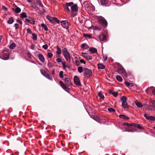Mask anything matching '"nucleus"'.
<instances>
[{
    "instance_id": "f257e3e1",
    "label": "nucleus",
    "mask_w": 155,
    "mask_h": 155,
    "mask_svg": "<svg viewBox=\"0 0 155 155\" xmlns=\"http://www.w3.org/2000/svg\"><path fill=\"white\" fill-rule=\"evenodd\" d=\"M65 10L68 12H77L78 11V8L77 4H74L73 2H67L65 4Z\"/></svg>"
},
{
    "instance_id": "f03ea898",
    "label": "nucleus",
    "mask_w": 155,
    "mask_h": 155,
    "mask_svg": "<svg viewBox=\"0 0 155 155\" xmlns=\"http://www.w3.org/2000/svg\"><path fill=\"white\" fill-rule=\"evenodd\" d=\"M62 53L67 61L68 63L71 62V57L70 54L66 48H64L62 49Z\"/></svg>"
},
{
    "instance_id": "7ed1b4c3",
    "label": "nucleus",
    "mask_w": 155,
    "mask_h": 155,
    "mask_svg": "<svg viewBox=\"0 0 155 155\" xmlns=\"http://www.w3.org/2000/svg\"><path fill=\"white\" fill-rule=\"evenodd\" d=\"M98 22L103 27H107V21L103 17L101 16L98 18Z\"/></svg>"
},
{
    "instance_id": "20e7f679",
    "label": "nucleus",
    "mask_w": 155,
    "mask_h": 155,
    "mask_svg": "<svg viewBox=\"0 0 155 155\" xmlns=\"http://www.w3.org/2000/svg\"><path fill=\"white\" fill-rule=\"evenodd\" d=\"M9 54L8 52L6 50L3 51L0 53V58L6 60L8 59Z\"/></svg>"
},
{
    "instance_id": "39448f33",
    "label": "nucleus",
    "mask_w": 155,
    "mask_h": 155,
    "mask_svg": "<svg viewBox=\"0 0 155 155\" xmlns=\"http://www.w3.org/2000/svg\"><path fill=\"white\" fill-rule=\"evenodd\" d=\"M117 72L119 74H125L126 73V71L122 66L119 63L117 64Z\"/></svg>"
},
{
    "instance_id": "423d86ee",
    "label": "nucleus",
    "mask_w": 155,
    "mask_h": 155,
    "mask_svg": "<svg viewBox=\"0 0 155 155\" xmlns=\"http://www.w3.org/2000/svg\"><path fill=\"white\" fill-rule=\"evenodd\" d=\"M94 117L95 118L94 119H95V120L98 121L97 120H98L100 123L103 124H106V121L105 117H98L96 116L95 117Z\"/></svg>"
},
{
    "instance_id": "0eeeda50",
    "label": "nucleus",
    "mask_w": 155,
    "mask_h": 155,
    "mask_svg": "<svg viewBox=\"0 0 155 155\" xmlns=\"http://www.w3.org/2000/svg\"><path fill=\"white\" fill-rule=\"evenodd\" d=\"M61 26L65 28L68 29L69 27L68 21L67 20H63L61 22Z\"/></svg>"
},
{
    "instance_id": "6e6552de",
    "label": "nucleus",
    "mask_w": 155,
    "mask_h": 155,
    "mask_svg": "<svg viewBox=\"0 0 155 155\" xmlns=\"http://www.w3.org/2000/svg\"><path fill=\"white\" fill-rule=\"evenodd\" d=\"M74 82L76 85L78 86H81V85L80 80L78 77L77 76H74Z\"/></svg>"
},
{
    "instance_id": "1a4fd4ad",
    "label": "nucleus",
    "mask_w": 155,
    "mask_h": 155,
    "mask_svg": "<svg viewBox=\"0 0 155 155\" xmlns=\"http://www.w3.org/2000/svg\"><path fill=\"white\" fill-rule=\"evenodd\" d=\"M106 32L104 34L102 33L99 36V38L101 41H103L105 40L106 38Z\"/></svg>"
},
{
    "instance_id": "9d476101",
    "label": "nucleus",
    "mask_w": 155,
    "mask_h": 155,
    "mask_svg": "<svg viewBox=\"0 0 155 155\" xmlns=\"http://www.w3.org/2000/svg\"><path fill=\"white\" fill-rule=\"evenodd\" d=\"M25 21L28 23L32 25H34L35 24V21L34 19L29 17H28L25 19Z\"/></svg>"
},
{
    "instance_id": "9b49d317",
    "label": "nucleus",
    "mask_w": 155,
    "mask_h": 155,
    "mask_svg": "<svg viewBox=\"0 0 155 155\" xmlns=\"http://www.w3.org/2000/svg\"><path fill=\"white\" fill-rule=\"evenodd\" d=\"M41 74L47 78L51 80H52V77L49 74L45 72H43L41 70Z\"/></svg>"
},
{
    "instance_id": "f8f14e48",
    "label": "nucleus",
    "mask_w": 155,
    "mask_h": 155,
    "mask_svg": "<svg viewBox=\"0 0 155 155\" xmlns=\"http://www.w3.org/2000/svg\"><path fill=\"white\" fill-rule=\"evenodd\" d=\"M84 74L90 76L92 75L91 71L88 68H84Z\"/></svg>"
},
{
    "instance_id": "ddd939ff",
    "label": "nucleus",
    "mask_w": 155,
    "mask_h": 155,
    "mask_svg": "<svg viewBox=\"0 0 155 155\" xmlns=\"http://www.w3.org/2000/svg\"><path fill=\"white\" fill-rule=\"evenodd\" d=\"M144 117L146 119L154 121L155 120V117L154 116H148V115L146 114H144Z\"/></svg>"
},
{
    "instance_id": "4468645a",
    "label": "nucleus",
    "mask_w": 155,
    "mask_h": 155,
    "mask_svg": "<svg viewBox=\"0 0 155 155\" xmlns=\"http://www.w3.org/2000/svg\"><path fill=\"white\" fill-rule=\"evenodd\" d=\"M66 85L68 86H70L71 85V83L70 79L69 78H66L63 79Z\"/></svg>"
},
{
    "instance_id": "2eb2a0df",
    "label": "nucleus",
    "mask_w": 155,
    "mask_h": 155,
    "mask_svg": "<svg viewBox=\"0 0 155 155\" xmlns=\"http://www.w3.org/2000/svg\"><path fill=\"white\" fill-rule=\"evenodd\" d=\"M46 18L51 24L53 25L55 24L56 23L54 21V17L52 18L49 15H47L46 16Z\"/></svg>"
},
{
    "instance_id": "dca6fc26",
    "label": "nucleus",
    "mask_w": 155,
    "mask_h": 155,
    "mask_svg": "<svg viewBox=\"0 0 155 155\" xmlns=\"http://www.w3.org/2000/svg\"><path fill=\"white\" fill-rule=\"evenodd\" d=\"M59 84L61 87L65 91H67V90L68 89V88L65 85L63 82L61 81L59 82Z\"/></svg>"
},
{
    "instance_id": "f3484780",
    "label": "nucleus",
    "mask_w": 155,
    "mask_h": 155,
    "mask_svg": "<svg viewBox=\"0 0 155 155\" xmlns=\"http://www.w3.org/2000/svg\"><path fill=\"white\" fill-rule=\"evenodd\" d=\"M38 57L40 60L42 62H44L45 61V59L43 55L41 54H39L38 55Z\"/></svg>"
},
{
    "instance_id": "a211bd4d",
    "label": "nucleus",
    "mask_w": 155,
    "mask_h": 155,
    "mask_svg": "<svg viewBox=\"0 0 155 155\" xmlns=\"http://www.w3.org/2000/svg\"><path fill=\"white\" fill-rule=\"evenodd\" d=\"M89 51L93 54L96 53L97 52V49L93 47L90 48L89 49Z\"/></svg>"
},
{
    "instance_id": "6ab92c4d",
    "label": "nucleus",
    "mask_w": 155,
    "mask_h": 155,
    "mask_svg": "<svg viewBox=\"0 0 155 155\" xmlns=\"http://www.w3.org/2000/svg\"><path fill=\"white\" fill-rule=\"evenodd\" d=\"M124 124L128 127L133 126L134 127H136L137 126V124L135 123L129 124L128 123H124Z\"/></svg>"
},
{
    "instance_id": "aec40b11",
    "label": "nucleus",
    "mask_w": 155,
    "mask_h": 155,
    "mask_svg": "<svg viewBox=\"0 0 155 155\" xmlns=\"http://www.w3.org/2000/svg\"><path fill=\"white\" fill-rule=\"evenodd\" d=\"M57 50L56 53L58 56H59L61 53V51L60 48L58 46L57 47Z\"/></svg>"
},
{
    "instance_id": "412c9836",
    "label": "nucleus",
    "mask_w": 155,
    "mask_h": 155,
    "mask_svg": "<svg viewBox=\"0 0 155 155\" xmlns=\"http://www.w3.org/2000/svg\"><path fill=\"white\" fill-rule=\"evenodd\" d=\"M135 103L136 105L138 107L141 108L143 106V105L140 102L136 101L135 102Z\"/></svg>"
},
{
    "instance_id": "4be33fe9",
    "label": "nucleus",
    "mask_w": 155,
    "mask_h": 155,
    "mask_svg": "<svg viewBox=\"0 0 155 155\" xmlns=\"http://www.w3.org/2000/svg\"><path fill=\"white\" fill-rule=\"evenodd\" d=\"M109 93L110 94H112L115 97H117L118 94L117 92H113L111 90L109 91Z\"/></svg>"
},
{
    "instance_id": "5701e85b",
    "label": "nucleus",
    "mask_w": 155,
    "mask_h": 155,
    "mask_svg": "<svg viewBox=\"0 0 155 155\" xmlns=\"http://www.w3.org/2000/svg\"><path fill=\"white\" fill-rule=\"evenodd\" d=\"M127 131L128 132H137V130L136 129H135L134 128H130L129 129H126Z\"/></svg>"
},
{
    "instance_id": "b1692460",
    "label": "nucleus",
    "mask_w": 155,
    "mask_h": 155,
    "mask_svg": "<svg viewBox=\"0 0 155 155\" xmlns=\"http://www.w3.org/2000/svg\"><path fill=\"white\" fill-rule=\"evenodd\" d=\"M81 47L83 49H86L88 48V45L86 43H83L81 45Z\"/></svg>"
},
{
    "instance_id": "393cba45",
    "label": "nucleus",
    "mask_w": 155,
    "mask_h": 155,
    "mask_svg": "<svg viewBox=\"0 0 155 155\" xmlns=\"http://www.w3.org/2000/svg\"><path fill=\"white\" fill-rule=\"evenodd\" d=\"M12 10L14 11L16 13H20L21 11V8L18 7H17L15 8V10L14 8H12Z\"/></svg>"
},
{
    "instance_id": "a878e982",
    "label": "nucleus",
    "mask_w": 155,
    "mask_h": 155,
    "mask_svg": "<svg viewBox=\"0 0 155 155\" xmlns=\"http://www.w3.org/2000/svg\"><path fill=\"white\" fill-rule=\"evenodd\" d=\"M125 84L127 87H133L134 85L133 84L131 83H129L128 82L126 81L125 83Z\"/></svg>"
},
{
    "instance_id": "bb28decb",
    "label": "nucleus",
    "mask_w": 155,
    "mask_h": 155,
    "mask_svg": "<svg viewBox=\"0 0 155 155\" xmlns=\"http://www.w3.org/2000/svg\"><path fill=\"white\" fill-rule=\"evenodd\" d=\"M120 118L122 119H123L125 120H129L130 118L127 117L126 116L124 115L121 114L119 116Z\"/></svg>"
},
{
    "instance_id": "cd10ccee",
    "label": "nucleus",
    "mask_w": 155,
    "mask_h": 155,
    "mask_svg": "<svg viewBox=\"0 0 155 155\" xmlns=\"http://www.w3.org/2000/svg\"><path fill=\"white\" fill-rule=\"evenodd\" d=\"M97 68L99 69H102L105 68V66L102 64H97Z\"/></svg>"
},
{
    "instance_id": "c85d7f7f",
    "label": "nucleus",
    "mask_w": 155,
    "mask_h": 155,
    "mask_svg": "<svg viewBox=\"0 0 155 155\" xmlns=\"http://www.w3.org/2000/svg\"><path fill=\"white\" fill-rule=\"evenodd\" d=\"M100 2L102 5L106 6L107 0H101Z\"/></svg>"
},
{
    "instance_id": "c756f323",
    "label": "nucleus",
    "mask_w": 155,
    "mask_h": 155,
    "mask_svg": "<svg viewBox=\"0 0 155 155\" xmlns=\"http://www.w3.org/2000/svg\"><path fill=\"white\" fill-rule=\"evenodd\" d=\"M14 21V20L13 17H10L8 19L7 22L9 24H12Z\"/></svg>"
},
{
    "instance_id": "7c9ffc66",
    "label": "nucleus",
    "mask_w": 155,
    "mask_h": 155,
    "mask_svg": "<svg viewBox=\"0 0 155 155\" xmlns=\"http://www.w3.org/2000/svg\"><path fill=\"white\" fill-rule=\"evenodd\" d=\"M21 18H28L27 16V14L25 12H23L21 13Z\"/></svg>"
},
{
    "instance_id": "2f4dec72",
    "label": "nucleus",
    "mask_w": 155,
    "mask_h": 155,
    "mask_svg": "<svg viewBox=\"0 0 155 155\" xmlns=\"http://www.w3.org/2000/svg\"><path fill=\"white\" fill-rule=\"evenodd\" d=\"M16 46V44L14 43H12L9 46V48L11 49H13Z\"/></svg>"
},
{
    "instance_id": "473e14b6",
    "label": "nucleus",
    "mask_w": 155,
    "mask_h": 155,
    "mask_svg": "<svg viewBox=\"0 0 155 155\" xmlns=\"http://www.w3.org/2000/svg\"><path fill=\"white\" fill-rule=\"evenodd\" d=\"M122 106L124 108H127L128 107V105L126 101H123L122 103Z\"/></svg>"
},
{
    "instance_id": "72a5a7b5",
    "label": "nucleus",
    "mask_w": 155,
    "mask_h": 155,
    "mask_svg": "<svg viewBox=\"0 0 155 155\" xmlns=\"http://www.w3.org/2000/svg\"><path fill=\"white\" fill-rule=\"evenodd\" d=\"M153 87H150L147 88L146 90V92L147 93H148L149 92H151L152 91L153 92Z\"/></svg>"
},
{
    "instance_id": "f704fd0d",
    "label": "nucleus",
    "mask_w": 155,
    "mask_h": 155,
    "mask_svg": "<svg viewBox=\"0 0 155 155\" xmlns=\"http://www.w3.org/2000/svg\"><path fill=\"white\" fill-rule=\"evenodd\" d=\"M116 78L117 80L120 82H121L123 81V79L120 76L117 75Z\"/></svg>"
},
{
    "instance_id": "c9c22d12",
    "label": "nucleus",
    "mask_w": 155,
    "mask_h": 155,
    "mask_svg": "<svg viewBox=\"0 0 155 155\" xmlns=\"http://www.w3.org/2000/svg\"><path fill=\"white\" fill-rule=\"evenodd\" d=\"M78 72L80 73H82L84 70V69H83L82 67L81 66L78 67Z\"/></svg>"
},
{
    "instance_id": "e433bc0d",
    "label": "nucleus",
    "mask_w": 155,
    "mask_h": 155,
    "mask_svg": "<svg viewBox=\"0 0 155 155\" xmlns=\"http://www.w3.org/2000/svg\"><path fill=\"white\" fill-rule=\"evenodd\" d=\"M41 27L44 28V29L45 31H48V28H47V27L46 25H45V24H41Z\"/></svg>"
},
{
    "instance_id": "4c0bfd02",
    "label": "nucleus",
    "mask_w": 155,
    "mask_h": 155,
    "mask_svg": "<svg viewBox=\"0 0 155 155\" xmlns=\"http://www.w3.org/2000/svg\"><path fill=\"white\" fill-rule=\"evenodd\" d=\"M120 100L123 102L126 101L127 100V98L125 96H123L121 97Z\"/></svg>"
},
{
    "instance_id": "58836bf2",
    "label": "nucleus",
    "mask_w": 155,
    "mask_h": 155,
    "mask_svg": "<svg viewBox=\"0 0 155 155\" xmlns=\"http://www.w3.org/2000/svg\"><path fill=\"white\" fill-rule=\"evenodd\" d=\"M83 36L85 38L88 37L89 38H92V36L90 34H84Z\"/></svg>"
},
{
    "instance_id": "ea45409f",
    "label": "nucleus",
    "mask_w": 155,
    "mask_h": 155,
    "mask_svg": "<svg viewBox=\"0 0 155 155\" xmlns=\"http://www.w3.org/2000/svg\"><path fill=\"white\" fill-rule=\"evenodd\" d=\"M150 102L153 104V108H155V100L151 99L150 100Z\"/></svg>"
},
{
    "instance_id": "a19ab883",
    "label": "nucleus",
    "mask_w": 155,
    "mask_h": 155,
    "mask_svg": "<svg viewBox=\"0 0 155 155\" xmlns=\"http://www.w3.org/2000/svg\"><path fill=\"white\" fill-rule=\"evenodd\" d=\"M37 3L38 4V5L40 7H43V5L42 4L40 0H38L37 1Z\"/></svg>"
},
{
    "instance_id": "79ce46f5",
    "label": "nucleus",
    "mask_w": 155,
    "mask_h": 155,
    "mask_svg": "<svg viewBox=\"0 0 155 155\" xmlns=\"http://www.w3.org/2000/svg\"><path fill=\"white\" fill-rule=\"evenodd\" d=\"M32 39L34 40H36L37 39V35L35 33H33L32 34Z\"/></svg>"
},
{
    "instance_id": "37998d69",
    "label": "nucleus",
    "mask_w": 155,
    "mask_h": 155,
    "mask_svg": "<svg viewBox=\"0 0 155 155\" xmlns=\"http://www.w3.org/2000/svg\"><path fill=\"white\" fill-rule=\"evenodd\" d=\"M107 110L110 112H113L115 111V110L112 108H108Z\"/></svg>"
},
{
    "instance_id": "c03bdc74",
    "label": "nucleus",
    "mask_w": 155,
    "mask_h": 155,
    "mask_svg": "<svg viewBox=\"0 0 155 155\" xmlns=\"http://www.w3.org/2000/svg\"><path fill=\"white\" fill-rule=\"evenodd\" d=\"M135 127H137L138 128L141 130H143L144 129L143 127L140 126V125L138 124H137V126Z\"/></svg>"
},
{
    "instance_id": "a18cd8bd",
    "label": "nucleus",
    "mask_w": 155,
    "mask_h": 155,
    "mask_svg": "<svg viewBox=\"0 0 155 155\" xmlns=\"http://www.w3.org/2000/svg\"><path fill=\"white\" fill-rule=\"evenodd\" d=\"M47 55L48 57L49 58H51L53 56V54H52L51 52H49L47 54Z\"/></svg>"
},
{
    "instance_id": "49530a36",
    "label": "nucleus",
    "mask_w": 155,
    "mask_h": 155,
    "mask_svg": "<svg viewBox=\"0 0 155 155\" xmlns=\"http://www.w3.org/2000/svg\"><path fill=\"white\" fill-rule=\"evenodd\" d=\"M89 5H90L88 4L87 3H86L85 5V8L87 10H89V8H90L89 6Z\"/></svg>"
},
{
    "instance_id": "de8ad7c7",
    "label": "nucleus",
    "mask_w": 155,
    "mask_h": 155,
    "mask_svg": "<svg viewBox=\"0 0 155 155\" xmlns=\"http://www.w3.org/2000/svg\"><path fill=\"white\" fill-rule=\"evenodd\" d=\"M59 75L61 78H63V72L62 71H61Z\"/></svg>"
},
{
    "instance_id": "09e8293b",
    "label": "nucleus",
    "mask_w": 155,
    "mask_h": 155,
    "mask_svg": "<svg viewBox=\"0 0 155 155\" xmlns=\"http://www.w3.org/2000/svg\"><path fill=\"white\" fill-rule=\"evenodd\" d=\"M82 56L85 58L87 57L88 55L85 53L82 52L81 53Z\"/></svg>"
},
{
    "instance_id": "8fccbe9b",
    "label": "nucleus",
    "mask_w": 155,
    "mask_h": 155,
    "mask_svg": "<svg viewBox=\"0 0 155 155\" xmlns=\"http://www.w3.org/2000/svg\"><path fill=\"white\" fill-rule=\"evenodd\" d=\"M82 56L85 58L87 57L88 55L85 53L82 52L81 53Z\"/></svg>"
},
{
    "instance_id": "3c124183",
    "label": "nucleus",
    "mask_w": 155,
    "mask_h": 155,
    "mask_svg": "<svg viewBox=\"0 0 155 155\" xmlns=\"http://www.w3.org/2000/svg\"><path fill=\"white\" fill-rule=\"evenodd\" d=\"M98 96L102 99H103L104 98V95L101 92L99 93Z\"/></svg>"
},
{
    "instance_id": "603ef678",
    "label": "nucleus",
    "mask_w": 155,
    "mask_h": 155,
    "mask_svg": "<svg viewBox=\"0 0 155 155\" xmlns=\"http://www.w3.org/2000/svg\"><path fill=\"white\" fill-rule=\"evenodd\" d=\"M27 56L30 59L33 57L32 55L30 52L27 53Z\"/></svg>"
},
{
    "instance_id": "864d4df0",
    "label": "nucleus",
    "mask_w": 155,
    "mask_h": 155,
    "mask_svg": "<svg viewBox=\"0 0 155 155\" xmlns=\"http://www.w3.org/2000/svg\"><path fill=\"white\" fill-rule=\"evenodd\" d=\"M92 59V57L89 55H88L87 57L86 58L87 60H91Z\"/></svg>"
},
{
    "instance_id": "5fc2aeb1",
    "label": "nucleus",
    "mask_w": 155,
    "mask_h": 155,
    "mask_svg": "<svg viewBox=\"0 0 155 155\" xmlns=\"http://www.w3.org/2000/svg\"><path fill=\"white\" fill-rule=\"evenodd\" d=\"M54 21L55 23L56 22L58 23H59L60 22L59 20L55 17H54Z\"/></svg>"
},
{
    "instance_id": "6e6d98bb",
    "label": "nucleus",
    "mask_w": 155,
    "mask_h": 155,
    "mask_svg": "<svg viewBox=\"0 0 155 155\" xmlns=\"http://www.w3.org/2000/svg\"><path fill=\"white\" fill-rule=\"evenodd\" d=\"M42 48L45 50H47L48 48V46L47 45H44L42 46Z\"/></svg>"
},
{
    "instance_id": "4d7b16f0",
    "label": "nucleus",
    "mask_w": 155,
    "mask_h": 155,
    "mask_svg": "<svg viewBox=\"0 0 155 155\" xmlns=\"http://www.w3.org/2000/svg\"><path fill=\"white\" fill-rule=\"evenodd\" d=\"M62 64L64 69H66L67 67H68V66H66V65L65 64V63H64L63 62H62Z\"/></svg>"
},
{
    "instance_id": "13d9d810",
    "label": "nucleus",
    "mask_w": 155,
    "mask_h": 155,
    "mask_svg": "<svg viewBox=\"0 0 155 155\" xmlns=\"http://www.w3.org/2000/svg\"><path fill=\"white\" fill-rule=\"evenodd\" d=\"M56 61L58 63H61V62L62 63V62L61 59L60 58H57L56 59Z\"/></svg>"
},
{
    "instance_id": "bf43d9fd",
    "label": "nucleus",
    "mask_w": 155,
    "mask_h": 155,
    "mask_svg": "<svg viewBox=\"0 0 155 155\" xmlns=\"http://www.w3.org/2000/svg\"><path fill=\"white\" fill-rule=\"evenodd\" d=\"M27 32L28 33L31 34L32 32L29 28H28L27 29Z\"/></svg>"
},
{
    "instance_id": "052dcab7",
    "label": "nucleus",
    "mask_w": 155,
    "mask_h": 155,
    "mask_svg": "<svg viewBox=\"0 0 155 155\" xmlns=\"http://www.w3.org/2000/svg\"><path fill=\"white\" fill-rule=\"evenodd\" d=\"M19 25L18 24H15V27L16 30L18 29V28Z\"/></svg>"
},
{
    "instance_id": "680f3d73",
    "label": "nucleus",
    "mask_w": 155,
    "mask_h": 155,
    "mask_svg": "<svg viewBox=\"0 0 155 155\" xmlns=\"http://www.w3.org/2000/svg\"><path fill=\"white\" fill-rule=\"evenodd\" d=\"M76 64L77 66H78L80 64V62L78 61V60H76L75 61Z\"/></svg>"
},
{
    "instance_id": "e2e57ef3",
    "label": "nucleus",
    "mask_w": 155,
    "mask_h": 155,
    "mask_svg": "<svg viewBox=\"0 0 155 155\" xmlns=\"http://www.w3.org/2000/svg\"><path fill=\"white\" fill-rule=\"evenodd\" d=\"M16 21L17 22H18V23L19 24H20V25H21L22 24V21L19 20H18V19Z\"/></svg>"
},
{
    "instance_id": "0e129e2a",
    "label": "nucleus",
    "mask_w": 155,
    "mask_h": 155,
    "mask_svg": "<svg viewBox=\"0 0 155 155\" xmlns=\"http://www.w3.org/2000/svg\"><path fill=\"white\" fill-rule=\"evenodd\" d=\"M80 62L81 63H83L84 64H85V62L83 59L81 60Z\"/></svg>"
},
{
    "instance_id": "69168bd1",
    "label": "nucleus",
    "mask_w": 155,
    "mask_h": 155,
    "mask_svg": "<svg viewBox=\"0 0 155 155\" xmlns=\"http://www.w3.org/2000/svg\"><path fill=\"white\" fill-rule=\"evenodd\" d=\"M2 8L4 10V11H5L7 10L8 9V8H7L5 7V6H2Z\"/></svg>"
},
{
    "instance_id": "338daca9",
    "label": "nucleus",
    "mask_w": 155,
    "mask_h": 155,
    "mask_svg": "<svg viewBox=\"0 0 155 155\" xmlns=\"http://www.w3.org/2000/svg\"><path fill=\"white\" fill-rule=\"evenodd\" d=\"M51 73L53 74H55V71L54 70H53L51 71Z\"/></svg>"
},
{
    "instance_id": "774afa93",
    "label": "nucleus",
    "mask_w": 155,
    "mask_h": 155,
    "mask_svg": "<svg viewBox=\"0 0 155 155\" xmlns=\"http://www.w3.org/2000/svg\"><path fill=\"white\" fill-rule=\"evenodd\" d=\"M152 93L153 94L155 95V89H153V90Z\"/></svg>"
}]
</instances>
